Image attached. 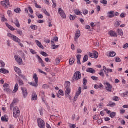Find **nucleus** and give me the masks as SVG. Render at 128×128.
<instances>
[{"label":"nucleus","instance_id":"nucleus-1","mask_svg":"<svg viewBox=\"0 0 128 128\" xmlns=\"http://www.w3.org/2000/svg\"><path fill=\"white\" fill-rule=\"evenodd\" d=\"M13 114H14V116L16 118H18L20 116V109L18 107H15L13 109Z\"/></svg>","mask_w":128,"mask_h":128},{"label":"nucleus","instance_id":"nucleus-2","mask_svg":"<svg viewBox=\"0 0 128 128\" xmlns=\"http://www.w3.org/2000/svg\"><path fill=\"white\" fill-rule=\"evenodd\" d=\"M82 78V74L80 72H76L74 76L72 78V82H74V80H80Z\"/></svg>","mask_w":128,"mask_h":128},{"label":"nucleus","instance_id":"nucleus-3","mask_svg":"<svg viewBox=\"0 0 128 128\" xmlns=\"http://www.w3.org/2000/svg\"><path fill=\"white\" fill-rule=\"evenodd\" d=\"M70 82H67L66 84V96H68L70 94Z\"/></svg>","mask_w":128,"mask_h":128},{"label":"nucleus","instance_id":"nucleus-4","mask_svg":"<svg viewBox=\"0 0 128 128\" xmlns=\"http://www.w3.org/2000/svg\"><path fill=\"white\" fill-rule=\"evenodd\" d=\"M4 1L1 2V4L2 6H4L5 8H8L10 6V0H4Z\"/></svg>","mask_w":128,"mask_h":128},{"label":"nucleus","instance_id":"nucleus-5","mask_svg":"<svg viewBox=\"0 0 128 128\" xmlns=\"http://www.w3.org/2000/svg\"><path fill=\"white\" fill-rule=\"evenodd\" d=\"M8 36L12 38L14 42H20V40L18 38L16 37L14 35H12V34L9 33L8 34Z\"/></svg>","mask_w":128,"mask_h":128},{"label":"nucleus","instance_id":"nucleus-6","mask_svg":"<svg viewBox=\"0 0 128 128\" xmlns=\"http://www.w3.org/2000/svg\"><path fill=\"white\" fill-rule=\"evenodd\" d=\"M38 122L39 128H46V124L44 123V120L42 119H38Z\"/></svg>","mask_w":128,"mask_h":128},{"label":"nucleus","instance_id":"nucleus-7","mask_svg":"<svg viewBox=\"0 0 128 128\" xmlns=\"http://www.w3.org/2000/svg\"><path fill=\"white\" fill-rule=\"evenodd\" d=\"M14 58L16 60L17 62L18 63V64L20 66L24 64V62H22V59L20 56L16 55L14 56Z\"/></svg>","mask_w":128,"mask_h":128},{"label":"nucleus","instance_id":"nucleus-8","mask_svg":"<svg viewBox=\"0 0 128 128\" xmlns=\"http://www.w3.org/2000/svg\"><path fill=\"white\" fill-rule=\"evenodd\" d=\"M21 90L22 92V94H23L24 98H26V96H28V89H26V87H22Z\"/></svg>","mask_w":128,"mask_h":128},{"label":"nucleus","instance_id":"nucleus-9","mask_svg":"<svg viewBox=\"0 0 128 128\" xmlns=\"http://www.w3.org/2000/svg\"><path fill=\"white\" fill-rule=\"evenodd\" d=\"M58 12L62 18H66V16L62 8H60L58 10Z\"/></svg>","mask_w":128,"mask_h":128},{"label":"nucleus","instance_id":"nucleus-10","mask_svg":"<svg viewBox=\"0 0 128 128\" xmlns=\"http://www.w3.org/2000/svg\"><path fill=\"white\" fill-rule=\"evenodd\" d=\"M90 56L92 58H98V52H94L93 54L90 52Z\"/></svg>","mask_w":128,"mask_h":128},{"label":"nucleus","instance_id":"nucleus-11","mask_svg":"<svg viewBox=\"0 0 128 128\" xmlns=\"http://www.w3.org/2000/svg\"><path fill=\"white\" fill-rule=\"evenodd\" d=\"M106 90H108L109 92H112V86L108 82H106Z\"/></svg>","mask_w":128,"mask_h":128},{"label":"nucleus","instance_id":"nucleus-12","mask_svg":"<svg viewBox=\"0 0 128 128\" xmlns=\"http://www.w3.org/2000/svg\"><path fill=\"white\" fill-rule=\"evenodd\" d=\"M109 36H112V37H114V38H118V34H116V32H114L112 30H111V31L110 32Z\"/></svg>","mask_w":128,"mask_h":128},{"label":"nucleus","instance_id":"nucleus-13","mask_svg":"<svg viewBox=\"0 0 128 128\" xmlns=\"http://www.w3.org/2000/svg\"><path fill=\"white\" fill-rule=\"evenodd\" d=\"M36 42L38 46V48H42V50H44V46H42V43L40 42V41H38V40H36Z\"/></svg>","mask_w":128,"mask_h":128},{"label":"nucleus","instance_id":"nucleus-14","mask_svg":"<svg viewBox=\"0 0 128 128\" xmlns=\"http://www.w3.org/2000/svg\"><path fill=\"white\" fill-rule=\"evenodd\" d=\"M14 21H12V22H13L14 24H16V26L17 28H20V22H18V20L16 18L14 20Z\"/></svg>","mask_w":128,"mask_h":128},{"label":"nucleus","instance_id":"nucleus-15","mask_svg":"<svg viewBox=\"0 0 128 128\" xmlns=\"http://www.w3.org/2000/svg\"><path fill=\"white\" fill-rule=\"evenodd\" d=\"M38 58L39 62L42 64V66L43 68H44L46 66V65H44V60H42V59L40 56H38Z\"/></svg>","mask_w":128,"mask_h":128},{"label":"nucleus","instance_id":"nucleus-16","mask_svg":"<svg viewBox=\"0 0 128 128\" xmlns=\"http://www.w3.org/2000/svg\"><path fill=\"white\" fill-rule=\"evenodd\" d=\"M80 36V31H78L76 32L74 40L76 42Z\"/></svg>","mask_w":128,"mask_h":128},{"label":"nucleus","instance_id":"nucleus-17","mask_svg":"<svg viewBox=\"0 0 128 128\" xmlns=\"http://www.w3.org/2000/svg\"><path fill=\"white\" fill-rule=\"evenodd\" d=\"M108 14L109 18H112L114 16V12H108Z\"/></svg>","mask_w":128,"mask_h":128},{"label":"nucleus","instance_id":"nucleus-18","mask_svg":"<svg viewBox=\"0 0 128 128\" xmlns=\"http://www.w3.org/2000/svg\"><path fill=\"white\" fill-rule=\"evenodd\" d=\"M18 84H16L14 88V90L12 92V94H16V92H18Z\"/></svg>","mask_w":128,"mask_h":128},{"label":"nucleus","instance_id":"nucleus-19","mask_svg":"<svg viewBox=\"0 0 128 128\" xmlns=\"http://www.w3.org/2000/svg\"><path fill=\"white\" fill-rule=\"evenodd\" d=\"M32 100H38V95L36 92L32 93Z\"/></svg>","mask_w":128,"mask_h":128},{"label":"nucleus","instance_id":"nucleus-20","mask_svg":"<svg viewBox=\"0 0 128 128\" xmlns=\"http://www.w3.org/2000/svg\"><path fill=\"white\" fill-rule=\"evenodd\" d=\"M87 72L90 74H96V70L92 69V68H89L86 70Z\"/></svg>","mask_w":128,"mask_h":128},{"label":"nucleus","instance_id":"nucleus-21","mask_svg":"<svg viewBox=\"0 0 128 128\" xmlns=\"http://www.w3.org/2000/svg\"><path fill=\"white\" fill-rule=\"evenodd\" d=\"M0 72L2 74H8V72H8V70H6V69H4V68H1L0 70Z\"/></svg>","mask_w":128,"mask_h":128},{"label":"nucleus","instance_id":"nucleus-22","mask_svg":"<svg viewBox=\"0 0 128 128\" xmlns=\"http://www.w3.org/2000/svg\"><path fill=\"white\" fill-rule=\"evenodd\" d=\"M33 78L35 82H38V74H34L33 76Z\"/></svg>","mask_w":128,"mask_h":128},{"label":"nucleus","instance_id":"nucleus-23","mask_svg":"<svg viewBox=\"0 0 128 128\" xmlns=\"http://www.w3.org/2000/svg\"><path fill=\"white\" fill-rule=\"evenodd\" d=\"M6 26L9 28V30H16V29L14 27H12V26L10 25V24L8 23L6 24Z\"/></svg>","mask_w":128,"mask_h":128},{"label":"nucleus","instance_id":"nucleus-24","mask_svg":"<svg viewBox=\"0 0 128 128\" xmlns=\"http://www.w3.org/2000/svg\"><path fill=\"white\" fill-rule=\"evenodd\" d=\"M38 82H30L29 83V84H30V86H34L35 88H36L38 86Z\"/></svg>","mask_w":128,"mask_h":128},{"label":"nucleus","instance_id":"nucleus-25","mask_svg":"<svg viewBox=\"0 0 128 128\" xmlns=\"http://www.w3.org/2000/svg\"><path fill=\"white\" fill-rule=\"evenodd\" d=\"M116 103L110 102V104L107 105V106H110V108H114L116 106Z\"/></svg>","mask_w":128,"mask_h":128},{"label":"nucleus","instance_id":"nucleus-26","mask_svg":"<svg viewBox=\"0 0 128 128\" xmlns=\"http://www.w3.org/2000/svg\"><path fill=\"white\" fill-rule=\"evenodd\" d=\"M116 56V52H111L110 53L109 56H110V58H114Z\"/></svg>","mask_w":128,"mask_h":128},{"label":"nucleus","instance_id":"nucleus-27","mask_svg":"<svg viewBox=\"0 0 128 128\" xmlns=\"http://www.w3.org/2000/svg\"><path fill=\"white\" fill-rule=\"evenodd\" d=\"M76 62V59L74 58H70V65L72 66L74 64V62Z\"/></svg>","mask_w":128,"mask_h":128},{"label":"nucleus","instance_id":"nucleus-28","mask_svg":"<svg viewBox=\"0 0 128 128\" xmlns=\"http://www.w3.org/2000/svg\"><path fill=\"white\" fill-rule=\"evenodd\" d=\"M82 94V88H79L78 91L76 93V96H80V94Z\"/></svg>","mask_w":128,"mask_h":128},{"label":"nucleus","instance_id":"nucleus-29","mask_svg":"<svg viewBox=\"0 0 128 128\" xmlns=\"http://www.w3.org/2000/svg\"><path fill=\"white\" fill-rule=\"evenodd\" d=\"M118 35L120 36H124V32H122V30L120 29H118L117 30Z\"/></svg>","mask_w":128,"mask_h":128},{"label":"nucleus","instance_id":"nucleus-30","mask_svg":"<svg viewBox=\"0 0 128 128\" xmlns=\"http://www.w3.org/2000/svg\"><path fill=\"white\" fill-rule=\"evenodd\" d=\"M1 120L2 122H8V118H6V116H2Z\"/></svg>","mask_w":128,"mask_h":128},{"label":"nucleus","instance_id":"nucleus-31","mask_svg":"<svg viewBox=\"0 0 128 128\" xmlns=\"http://www.w3.org/2000/svg\"><path fill=\"white\" fill-rule=\"evenodd\" d=\"M4 92L7 94H12V91L10 88H5L4 89Z\"/></svg>","mask_w":128,"mask_h":128},{"label":"nucleus","instance_id":"nucleus-32","mask_svg":"<svg viewBox=\"0 0 128 128\" xmlns=\"http://www.w3.org/2000/svg\"><path fill=\"white\" fill-rule=\"evenodd\" d=\"M88 56L86 55L84 58L82 62L83 63L86 62H88Z\"/></svg>","mask_w":128,"mask_h":128},{"label":"nucleus","instance_id":"nucleus-33","mask_svg":"<svg viewBox=\"0 0 128 128\" xmlns=\"http://www.w3.org/2000/svg\"><path fill=\"white\" fill-rule=\"evenodd\" d=\"M116 116V113L115 112H112L110 114V116L112 118H114Z\"/></svg>","mask_w":128,"mask_h":128},{"label":"nucleus","instance_id":"nucleus-34","mask_svg":"<svg viewBox=\"0 0 128 128\" xmlns=\"http://www.w3.org/2000/svg\"><path fill=\"white\" fill-rule=\"evenodd\" d=\"M34 3L35 4V6L36 8H42V6H40L38 4V3L34 1Z\"/></svg>","mask_w":128,"mask_h":128},{"label":"nucleus","instance_id":"nucleus-35","mask_svg":"<svg viewBox=\"0 0 128 128\" xmlns=\"http://www.w3.org/2000/svg\"><path fill=\"white\" fill-rule=\"evenodd\" d=\"M40 54H42V56H44L45 58L48 56V54H46L44 52H41Z\"/></svg>","mask_w":128,"mask_h":128},{"label":"nucleus","instance_id":"nucleus-36","mask_svg":"<svg viewBox=\"0 0 128 128\" xmlns=\"http://www.w3.org/2000/svg\"><path fill=\"white\" fill-rule=\"evenodd\" d=\"M43 12L44 14L46 16H50V13H48V11H46V10H43Z\"/></svg>","mask_w":128,"mask_h":128},{"label":"nucleus","instance_id":"nucleus-37","mask_svg":"<svg viewBox=\"0 0 128 128\" xmlns=\"http://www.w3.org/2000/svg\"><path fill=\"white\" fill-rule=\"evenodd\" d=\"M0 64L2 65L1 68H4L6 66V64L2 60H0Z\"/></svg>","mask_w":128,"mask_h":128},{"label":"nucleus","instance_id":"nucleus-38","mask_svg":"<svg viewBox=\"0 0 128 128\" xmlns=\"http://www.w3.org/2000/svg\"><path fill=\"white\" fill-rule=\"evenodd\" d=\"M100 4H105L106 6V4H108V1H106V0H101Z\"/></svg>","mask_w":128,"mask_h":128},{"label":"nucleus","instance_id":"nucleus-39","mask_svg":"<svg viewBox=\"0 0 128 128\" xmlns=\"http://www.w3.org/2000/svg\"><path fill=\"white\" fill-rule=\"evenodd\" d=\"M86 84H88V80H86V78H84V80H83L84 86H86Z\"/></svg>","mask_w":128,"mask_h":128},{"label":"nucleus","instance_id":"nucleus-40","mask_svg":"<svg viewBox=\"0 0 128 128\" xmlns=\"http://www.w3.org/2000/svg\"><path fill=\"white\" fill-rule=\"evenodd\" d=\"M32 30H38V26H36L35 25H32L30 26Z\"/></svg>","mask_w":128,"mask_h":128},{"label":"nucleus","instance_id":"nucleus-41","mask_svg":"<svg viewBox=\"0 0 128 128\" xmlns=\"http://www.w3.org/2000/svg\"><path fill=\"white\" fill-rule=\"evenodd\" d=\"M58 94H60V96H64V91H62V90H59Z\"/></svg>","mask_w":128,"mask_h":128},{"label":"nucleus","instance_id":"nucleus-42","mask_svg":"<svg viewBox=\"0 0 128 128\" xmlns=\"http://www.w3.org/2000/svg\"><path fill=\"white\" fill-rule=\"evenodd\" d=\"M122 96L123 98H126V96H128V92L123 93Z\"/></svg>","mask_w":128,"mask_h":128},{"label":"nucleus","instance_id":"nucleus-43","mask_svg":"<svg viewBox=\"0 0 128 128\" xmlns=\"http://www.w3.org/2000/svg\"><path fill=\"white\" fill-rule=\"evenodd\" d=\"M18 82H19V85L20 86H24V81H22V80H20L18 81Z\"/></svg>","mask_w":128,"mask_h":128},{"label":"nucleus","instance_id":"nucleus-44","mask_svg":"<svg viewBox=\"0 0 128 128\" xmlns=\"http://www.w3.org/2000/svg\"><path fill=\"white\" fill-rule=\"evenodd\" d=\"M17 32L18 34H19L20 36H22V31L20 30H17Z\"/></svg>","mask_w":128,"mask_h":128},{"label":"nucleus","instance_id":"nucleus-45","mask_svg":"<svg viewBox=\"0 0 128 128\" xmlns=\"http://www.w3.org/2000/svg\"><path fill=\"white\" fill-rule=\"evenodd\" d=\"M14 12H16V14H20V8H17L14 10Z\"/></svg>","mask_w":128,"mask_h":128},{"label":"nucleus","instance_id":"nucleus-46","mask_svg":"<svg viewBox=\"0 0 128 128\" xmlns=\"http://www.w3.org/2000/svg\"><path fill=\"white\" fill-rule=\"evenodd\" d=\"M112 100L114 102H118V97L115 96L113 98Z\"/></svg>","mask_w":128,"mask_h":128},{"label":"nucleus","instance_id":"nucleus-47","mask_svg":"<svg viewBox=\"0 0 128 128\" xmlns=\"http://www.w3.org/2000/svg\"><path fill=\"white\" fill-rule=\"evenodd\" d=\"M115 62H122V60H120V58H116Z\"/></svg>","mask_w":128,"mask_h":128},{"label":"nucleus","instance_id":"nucleus-48","mask_svg":"<svg viewBox=\"0 0 128 128\" xmlns=\"http://www.w3.org/2000/svg\"><path fill=\"white\" fill-rule=\"evenodd\" d=\"M28 10L30 12V14H34V10H32V7H30V6H29L28 7Z\"/></svg>","mask_w":128,"mask_h":128},{"label":"nucleus","instance_id":"nucleus-49","mask_svg":"<svg viewBox=\"0 0 128 128\" xmlns=\"http://www.w3.org/2000/svg\"><path fill=\"white\" fill-rule=\"evenodd\" d=\"M56 64L58 66L60 62V58H57L56 60Z\"/></svg>","mask_w":128,"mask_h":128},{"label":"nucleus","instance_id":"nucleus-50","mask_svg":"<svg viewBox=\"0 0 128 128\" xmlns=\"http://www.w3.org/2000/svg\"><path fill=\"white\" fill-rule=\"evenodd\" d=\"M91 78L93 80H98V77H96V76H92Z\"/></svg>","mask_w":128,"mask_h":128},{"label":"nucleus","instance_id":"nucleus-51","mask_svg":"<svg viewBox=\"0 0 128 128\" xmlns=\"http://www.w3.org/2000/svg\"><path fill=\"white\" fill-rule=\"evenodd\" d=\"M126 13H122L120 14V18H126Z\"/></svg>","mask_w":128,"mask_h":128},{"label":"nucleus","instance_id":"nucleus-52","mask_svg":"<svg viewBox=\"0 0 128 128\" xmlns=\"http://www.w3.org/2000/svg\"><path fill=\"white\" fill-rule=\"evenodd\" d=\"M103 70L104 71V72H105V74L108 73V68H106V67L105 66L103 67Z\"/></svg>","mask_w":128,"mask_h":128},{"label":"nucleus","instance_id":"nucleus-53","mask_svg":"<svg viewBox=\"0 0 128 128\" xmlns=\"http://www.w3.org/2000/svg\"><path fill=\"white\" fill-rule=\"evenodd\" d=\"M30 52L32 54H36V51L32 49H30Z\"/></svg>","mask_w":128,"mask_h":128},{"label":"nucleus","instance_id":"nucleus-54","mask_svg":"<svg viewBox=\"0 0 128 128\" xmlns=\"http://www.w3.org/2000/svg\"><path fill=\"white\" fill-rule=\"evenodd\" d=\"M83 14H84V16H86V14H88V11L86 10H85L83 11Z\"/></svg>","mask_w":128,"mask_h":128},{"label":"nucleus","instance_id":"nucleus-55","mask_svg":"<svg viewBox=\"0 0 128 128\" xmlns=\"http://www.w3.org/2000/svg\"><path fill=\"white\" fill-rule=\"evenodd\" d=\"M59 46H60V45H57V46L53 45L52 48L53 50H56V48H58Z\"/></svg>","mask_w":128,"mask_h":128},{"label":"nucleus","instance_id":"nucleus-56","mask_svg":"<svg viewBox=\"0 0 128 128\" xmlns=\"http://www.w3.org/2000/svg\"><path fill=\"white\" fill-rule=\"evenodd\" d=\"M104 111L106 112L107 114H110L112 113V112L110 110H108V109H104Z\"/></svg>","mask_w":128,"mask_h":128},{"label":"nucleus","instance_id":"nucleus-57","mask_svg":"<svg viewBox=\"0 0 128 128\" xmlns=\"http://www.w3.org/2000/svg\"><path fill=\"white\" fill-rule=\"evenodd\" d=\"M70 20H76V17L72 15L70 16Z\"/></svg>","mask_w":128,"mask_h":128},{"label":"nucleus","instance_id":"nucleus-58","mask_svg":"<svg viewBox=\"0 0 128 128\" xmlns=\"http://www.w3.org/2000/svg\"><path fill=\"white\" fill-rule=\"evenodd\" d=\"M42 88H44L46 90V88H50V86L47 84H44V85H43Z\"/></svg>","mask_w":128,"mask_h":128},{"label":"nucleus","instance_id":"nucleus-59","mask_svg":"<svg viewBox=\"0 0 128 128\" xmlns=\"http://www.w3.org/2000/svg\"><path fill=\"white\" fill-rule=\"evenodd\" d=\"M120 26V22H116L115 24V26L116 28H118V26Z\"/></svg>","mask_w":128,"mask_h":128},{"label":"nucleus","instance_id":"nucleus-60","mask_svg":"<svg viewBox=\"0 0 128 128\" xmlns=\"http://www.w3.org/2000/svg\"><path fill=\"white\" fill-rule=\"evenodd\" d=\"M38 70L39 72H40V74H45V76H46V73L40 70V69H38Z\"/></svg>","mask_w":128,"mask_h":128},{"label":"nucleus","instance_id":"nucleus-61","mask_svg":"<svg viewBox=\"0 0 128 128\" xmlns=\"http://www.w3.org/2000/svg\"><path fill=\"white\" fill-rule=\"evenodd\" d=\"M99 74L101 76L104 77V72L102 71V70H101V72L100 73H99Z\"/></svg>","mask_w":128,"mask_h":128},{"label":"nucleus","instance_id":"nucleus-62","mask_svg":"<svg viewBox=\"0 0 128 128\" xmlns=\"http://www.w3.org/2000/svg\"><path fill=\"white\" fill-rule=\"evenodd\" d=\"M8 20L4 16L2 18V22H7Z\"/></svg>","mask_w":128,"mask_h":128},{"label":"nucleus","instance_id":"nucleus-63","mask_svg":"<svg viewBox=\"0 0 128 128\" xmlns=\"http://www.w3.org/2000/svg\"><path fill=\"white\" fill-rule=\"evenodd\" d=\"M124 48L125 50H126V48H128V44H126L123 47Z\"/></svg>","mask_w":128,"mask_h":128},{"label":"nucleus","instance_id":"nucleus-64","mask_svg":"<svg viewBox=\"0 0 128 128\" xmlns=\"http://www.w3.org/2000/svg\"><path fill=\"white\" fill-rule=\"evenodd\" d=\"M8 14L9 16H10L12 14V12L10 10H8Z\"/></svg>","mask_w":128,"mask_h":128}]
</instances>
